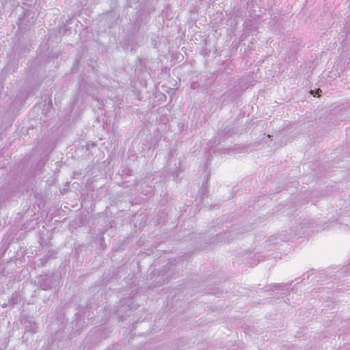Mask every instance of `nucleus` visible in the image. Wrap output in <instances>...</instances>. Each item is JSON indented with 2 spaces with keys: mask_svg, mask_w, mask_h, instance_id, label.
<instances>
[{
  "mask_svg": "<svg viewBox=\"0 0 350 350\" xmlns=\"http://www.w3.org/2000/svg\"><path fill=\"white\" fill-rule=\"evenodd\" d=\"M184 171V169L181 167V162L180 159H179L178 164H174V167L171 170L170 174L173 178L174 180H176V178L178 177L179 173Z\"/></svg>",
  "mask_w": 350,
  "mask_h": 350,
  "instance_id": "nucleus-18",
  "label": "nucleus"
},
{
  "mask_svg": "<svg viewBox=\"0 0 350 350\" xmlns=\"http://www.w3.org/2000/svg\"><path fill=\"white\" fill-rule=\"evenodd\" d=\"M23 323L28 331L33 333L36 332L37 325L33 320L25 319L24 321H23Z\"/></svg>",
  "mask_w": 350,
  "mask_h": 350,
  "instance_id": "nucleus-21",
  "label": "nucleus"
},
{
  "mask_svg": "<svg viewBox=\"0 0 350 350\" xmlns=\"http://www.w3.org/2000/svg\"><path fill=\"white\" fill-rule=\"evenodd\" d=\"M105 329L106 325L104 324L94 327L85 339L86 344H88L89 342L96 343L101 339L107 338V332Z\"/></svg>",
  "mask_w": 350,
  "mask_h": 350,
  "instance_id": "nucleus-9",
  "label": "nucleus"
},
{
  "mask_svg": "<svg viewBox=\"0 0 350 350\" xmlns=\"http://www.w3.org/2000/svg\"><path fill=\"white\" fill-rule=\"evenodd\" d=\"M18 232L16 229L9 230L6 234L3 236L1 243H0V252H3L4 254L7 250L9 248V246L13 243L16 242L19 237H17Z\"/></svg>",
  "mask_w": 350,
  "mask_h": 350,
  "instance_id": "nucleus-10",
  "label": "nucleus"
},
{
  "mask_svg": "<svg viewBox=\"0 0 350 350\" xmlns=\"http://www.w3.org/2000/svg\"><path fill=\"white\" fill-rule=\"evenodd\" d=\"M62 284L61 274L57 271H52L44 275H40L38 278V286L43 291H52L58 288Z\"/></svg>",
  "mask_w": 350,
  "mask_h": 350,
  "instance_id": "nucleus-6",
  "label": "nucleus"
},
{
  "mask_svg": "<svg viewBox=\"0 0 350 350\" xmlns=\"http://www.w3.org/2000/svg\"><path fill=\"white\" fill-rule=\"evenodd\" d=\"M144 185L146 186V190H142V193H143L144 195H148V193H150L152 192V187L151 186H148V184L146 183V182H143L142 187Z\"/></svg>",
  "mask_w": 350,
  "mask_h": 350,
  "instance_id": "nucleus-27",
  "label": "nucleus"
},
{
  "mask_svg": "<svg viewBox=\"0 0 350 350\" xmlns=\"http://www.w3.org/2000/svg\"><path fill=\"white\" fill-rule=\"evenodd\" d=\"M129 342V339H124L121 343L117 342L113 345V350H121L126 347V343Z\"/></svg>",
  "mask_w": 350,
  "mask_h": 350,
  "instance_id": "nucleus-26",
  "label": "nucleus"
},
{
  "mask_svg": "<svg viewBox=\"0 0 350 350\" xmlns=\"http://www.w3.org/2000/svg\"><path fill=\"white\" fill-rule=\"evenodd\" d=\"M137 308L138 304L135 303V298L133 297H128L120 300L118 306L114 307L113 313L116 314L119 321H124Z\"/></svg>",
  "mask_w": 350,
  "mask_h": 350,
  "instance_id": "nucleus-5",
  "label": "nucleus"
},
{
  "mask_svg": "<svg viewBox=\"0 0 350 350\" xmlns=\"http://www.w3.org/2000/svg\"><path fill=\"white\" fill-rule=\"evenodd\" d=\"M208 178H205L203 182L202 187L200 188L198 191V194L200 195V198L201 200H203L204 198L208 196Z\"/></svg>",
  "mask_w": 350,
  "mask_h": 350,
  "instance_id": "nucleus-19",
  "label": "nucleus"
},
{
  "mask_svg": "<svg viewBox=\"0 0 350 350\" xmlns=\"http://www.w3.org/2000/svg\"><path fill=\"white\" fill-rule=\"evenodd\" d=\"M214 231H215V232H217V230L216 229V228H215V227H214Z\"/></svg>",
  "mask_w": 350,
  "mask_h": 350,
  "instance_id": "nucleus-32",
  "label": "nucleus"
},
{
  "mask_svg": "<svg viewBox=\"0 0 350 350\" xmlns=\"http://www.w3.org/2000/svg\"><path fill=\"white\" fill-rule=\"evenodd\" d=\"M269 255H261V254L256 253L254 255L252 262H249L251 267H254L258 265L260 261L264 260Z\"/></svg>",
  "mask_w": 350,
  "mask_h": 350,
  "instance_id": "nucleus-22",
  "label": "nucleus"
},
{
  "mask_svg": "<svg viewBox=\"0 0 350 350\" xmlns=\"http://www.w3.org/2000/svg\"><path fill=\"white\" fill-rule=\"evenodd\" d=\"M21 297L18 291H15L12 293L10 298L8 299V305H10L11 308H14L15 305L20 303Z\"/></svg>",
  "mask_w": 350,
  "mask_h": 350,
  "instance_id": "nucleus-20",
  "label": "nucleus"
},
{
  "mask_svg": "<svg viewBox=\"0 0 350 350\" xmlns=\"http://www.w3.org/2000/svg\"><path fill=\"white\" fill-rule=\"evenodd\" d=\"M2 307L3 308L10 307V305H8V301L7 303L3 304Z\"/></svg>",
  "mask_w": 350,
  "mask_h": 350,
  "instance_id": "nucleus-30",
  "label": "nucleus"
},
{
  "mask_svg": "<svg viewBox=\"0 0 350 350\" xmlns=\"http://www.w3.org/2000/svg\"><path fill=\"white\" fill-rule=\"evenodd\" d=\"M217 228L221 231H219L214 237L210 238L208 242H206V243L211 245L230 242L234 239H237L239 235L242 234L245 232L250 231L254 228L252 224L241 225V224H237L229 226L228 223L226 222L221 226H217Z\"/></svg>",
  "mask_w": 350,
  "mask_h": 350,
  "instance_id": "nucleus-3",
  "label": "nucleus"
},
{
  "mask_svg": "<svg viewBox=\"0 0 350 350\" xmlns=\"http://www.w3.org/2000/svg\"><path fill=\"white\" fill-rule=\"evenodd\" d=\"M184 262L180 259L176 261H168L161 269L154 268L150 273L148 279L147 285L149 288L163 286L170 280L177 278L183 271Z\"/></svg>",
  "mask_w": 350,
  "mask_h": 350,
  "instance_id": "nucleus-2",
  "label": "nucleus"
},
{
  "mask_svg": "<svg viewBox=\"0 0 350 350\" xmlns=\"http://www.w3.org/2000/svg\"><path fill=\"white\" fill-rule=\"evenodd\" d=\"M291 237L292 235L289 234L271 235L265 241L264 247L268 252L271 251L273 248H276L280 243L288 241Z\"/></svg>",
  "mask_w": 350,
  "mask_h": 350,
  "instance_id": "nucleus-8",
  "label": "nucleus"
},
{
  "mask_svg": "<svg viewBox=\"0 0 350 350\" xmlns=\"http://www.w3.org/2000/svg\"><path fill=\"white\" fill-rule=\"evenodd\" d=\"M16 69H17V66L14 63H10V64H7L3 68V70L5 72H9V73L14 72L16 70Z\"/></svg>",
  "mask_w": 350,
  "mask_h": 350,
  "instance_id": "nucleus-25",
  "label": "nucleus"
},
{
  "mask_svg": "<svg viewBox=\"0 0 350 350\" xmlns=\"http://www.w3.org/2000/svg\"><path fill=\"white\" fill-rule=\"evenodd\" d=\"M83 98L79 93L70 105L69 118H77L84 110Z\"/></svg>",
  "mask_w": 350,
  "mask_h": 350,
  "instance_id": "nucleus-11",
  "label": "nucleus"
},
{
  "mask_svg": "<svg viewBox=\"0 0 350 350\" xmlns=\"http://www.w3.org/2000/svg\"><path fill=\"white\" fill-rule=\"evenodd\" d=\"M29 51L30 48L27 44L22 42L19 43L16 46L14 50L13 58H14L16 55L18 57V58H21L26 53L29 52Z\"/></svg>",
  "mask_w": 350,
  "mask_h": 350,
  "instance_id": "nucleus-16",
  "label": "nucleus"
},
{
  "mask_svg": "<svg viewBox=\"0 0 350 350\" xmlns=\"http://www.w3.org/2000/svg\"><path fill=\"white\" fill-rule=\"evenodd\" d=\"M243 126L237 125L235 122L228 124L224 122L218 131L219 142H224L226 139L232 137L233 135L242 133Z\"/></svg>",
  "mask_w": 350,
  "mask_h": 350,
  "instance_id": "nucleus-7",
  "label": "nucleus"
},
{
  "mask_svg": "<svg viewBox=\"0 0 350 350\" xmlns=\"http://www.w3.org/2000/svg\"><path fill=\"white\" fill-rule=\"evenodd\" d=\"M51 258V255L47 254L36 261V265L38 267H42L46 265L48 260Z\"/></svg>",
  "mask_w": 350,
  "mask_h": 350,
  "instance_id": "nucleus-23",
  "label": "nucleus"
},
{
  "mask_svg": "<svg viewBox=\"0 0 350 350\" xmlns=\"http://www.w3.org/2000/svg\"><path fill=\"white\" fill-rule=\"evenodd\" d=\"M322 277L323 278H326L327 276L325 275H323Z\"/></svg>",
  "mask_w": 350,
  "mask_h": 350,
  "instance_id": "nucleus-33",
  "label": "nucleus"
},
{
  "mask_svg": "<svg viewBox=\"0 0 350 350\" xmlns=\"http://www.w3.org/2000/svg\"><path fill=\"white\" fill-rule=\"evenodd\" d=\"M27 97H28V95L25 92H21L16 94L15 99H14V102H16V103H23L26 100Z\"/></svg>",
  "mask_w": 350,
  "mask_h": 350,
  "instance_id": "nucleus-24",
  "label": "nucleus"
},
{
  "mask_svg": "<svg viewBox=\"0 0 350 350\" xmlns=\"http://www.w3.org/2000/svg\"><path fill=\"white\" fill-rule=\"evenodd\" d=\"M35 12L33 10L23 9V14L21 15L16 22L19 28L30 26L34 22Z\"/></svg>",
  "mask_w": 350,
  "mask_h": 350,
  "instance_id": "nucleus-12",
  "label": "nucleus"
},
{
  "mask_svg": "<svg viewBox=\"0 0 350 350\" xmlns=\"http://www.w3.org/2000/svg\"><path fill=\"white\" fill-rule=\"evenodd\" d=\"M303 47L302 40L301 39H296L290 42V49L287 53V57L285 61L291 62V59L294 60L298 52Z\"/></svg>",
  "mask_w": 350,
  "mask_h": 350,
  "instance_id": "nucleus-13",
  "label": "nucleus"
},
{
  "mask_svg": "<svg viewBox=\"0 0 350 350\" xmlns=\"http://www.w3.org/2000/svg\"><path fill=\"white\" fill-rule=\"evenodd\" d=\"M310 274L309 273H308V272L304 273L302 275L301 280L300 282H302L304 280H308L310 278Z\"/></svg>",
  "mask_w": 350,
  "mask_h": 350,
  "instance_id": "nucleus-29",
  "label": "nucleus"
},
{
  "mask_svg": "<svg viewBox=\"0 0 350 350\" xmlns=\"http://www.w3.org/2000/svg\"><path fill=\"white\" fill-rule=\"evenodd\" d=\"M84 312L79 310L75 313L74 319L71 321L68 327L66 325L67 319L64 312L57 317L56 321L53 322L50 326L52 337L51 345H48L45 350H55L56 348L63 350L68 347L71 340V336L80 334L87 324L84 319Z\"/></svg>",
  "mask_w": 350,
  "mask_h": 350,
  "instance_id": "nucleus-1",
  "label": "nucleus"
},
{
  "mask_svg": "<svg viewBox=\"0 0 350 350\" xmlns=\"http://www.w3.org/2000/svg\"><path fill=\"white\" fill-rule=\"evenodd\" d=\"M147 70V59L144 58L138 57L136 64L135 72L137 75H140Z\"/></svg>",
  "mask_w": 350,
  "mask_h": 350,
  "instance_id": "nucleus-17",
  "label": "nucleus"
},
{
  "mask_svg": "<svg viewBox=\"0 0 350 350\" xmlns=\"http://www.w3.org/2000/svg\"><path fill=\"white\" fill-rule=\"evenodd\" d=\"M159 0H139L140 8L136 12L133 25L138 30L149 21V15L154 12L155 5Z\"/></svg>",
  "mask_w": 350,
  "mask_h": 350,
  "instance_id": "nucleus-4",
  "label": "nucleus"
},
{
  "mask_svg": "<svg viewBox=\"0 0 350 350\" xmlns=\"http://www.w3.org/2000/svg\"><path fill=\"white\" fill-rule=\"evenodd\" d=\"M293 281L291 283L286 284H273L270 286H266L267 291H277V293L280 294V296H285L289 294V288L292 284Z\"/></svg>",
  "mask_w": 350,
  "mask_h": 350,
  "instance_id": "nucleus-15",
  "label": "nucleus"
},
{
  "mask_svg": "<svg viewBox=\"0 0 350 350\" xmlns=\"http://www.w3.org/2000/svg\"><path fill=\"white\" fill-rule=\"evenodd\" d=\"M123 174L127 175V176H131V170L126 167L122 170Z\"/></svg>",
  "mask_w": 350,
  "mask_h": 350,
  "instance_id": "nucleus-28",
  "label": "nucleus"
},
{
  "mask_svg": "<svg viewBox=\"0 0 350 350\" xmlns=\"http://www.w3.org/2000/svg\"><path fill=\"white\" fill-rule=\"evenodd\" d=\"M163 223H164V219H163L162 221H159V224H163Z\"/></svg>",
  "mask_w": 350,
  "mask_h": 350,
  "instance_id": "nucleus-31",
  "label": "nucleus"
},
{
  "mask_svg": "<svg viewBox=\"0 0 350 350\" xmlns=\"http://www.w3.org/2000/svg\"><path fill=\"white\" fill-rule=\"evenodd\" d=\"M20 196L19 188L18 187H10L5 191H0V202L5 203L10 201L13 198H16Z\"/></svg>",
  "mask_w": 350,
  "mask_h": 350,
  "instance_id": "nucleus-14",
  "label": "nucleus"
}]
</instances>
